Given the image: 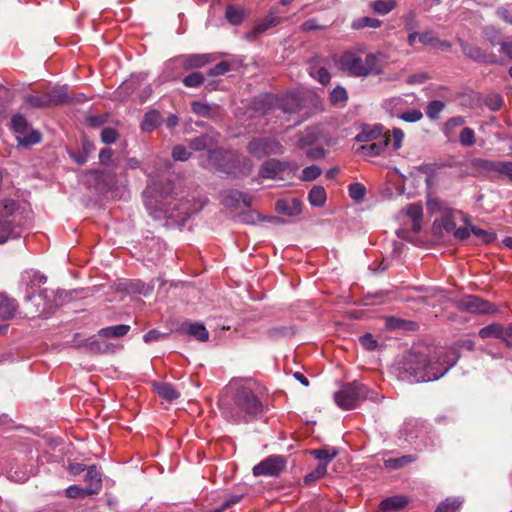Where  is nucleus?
Segmentation results:
<instances>
[{
  "mask_svg": "<svg viewBox=\"0 0 512 512\" xmlns=\"http://www.w3.org/2000/svg\"><path fill=\"white\" fill-rule=\"evenodd\" d=\"M48 106L71 104V96L67 85L55 86L46 92Z\"/></svg>",
  "mask_w": 512,
  "mask_h": 512,
  "instance_id": "obj_17",
  "label": "nucleus"
},
{
  "mask_svg": "<svg viewBox=\"0 0 512 512\" xmlns=\"http://www.w3.org/2000/svg\"><path fill=\"white\" fill-rule=\"evenodd\" d=\"M234 193H241V191L238 190H229L225 192L223 196V203L228 207H238L240 204V200L242 197H238L234 195Z\"/></svg>",
  "mask_w": 512,
  "mask_h": 512,
  "instance_id": "obj_58",
  "label": "nucleus"
},
{
  "mask_svg": "<svg viewBox=\"0 0 512 512\" xmlns=\"http://www.w3.org/2000/svg\"><path fill=\"white\" fill-rule=\"evenodd\" d=\"M25 102H26V104H28L29 106L34 107V108L48 107L46 93H44L42 96L27 95L25 97Z\"/></svg>",
  "mask_w": 512,
  "mask_h": 512,
  "instance_id": "obj_52",
  "label": "nucleus"
},
{
  "mask_svg": "<svg viewBox=\"0 0 512 512\" xmlns=\"http://www.w3.org/2000/svg\"><path fill=\"white\" fill-rule=\"evenodd\" d=\"M461 504L462 501L457 497L447 498L438 505L435 512H451L458 509Z\"/></svg>",
  "mask_w": 512,
  "mask_h": 512,
  "instance_id": "obj_44",
  "label": "nucleus"
},
{
  "mask_svg": "<svg viewBox=\"0 0 512 512\" xmlns=\"http://www.w3.org/2000/svg\"><path fill=\"white\" fill-rule=\"evenodd\" d=\"M458 306L460 309L478 314H490L495 311L494 306L475 295H468L459 300Z\"/></svg>",
  "mask_w": 512,
  "mask_h": 512,
  "instance_id": "obj_11",
  "label": "nucleus"
},
{
  "mask_svg": "<svg viewBox=\"0 0 512 512\" xmlns=\"http://www.w3.org/2000/svg\"><path fill=\"white\" fill-rule=\"evenodd\" d=\"M383 72V65L380 56L377 54H368L363 60V77L369 75H379Z\"/></svg>",
  "mask_w": 512,
  "mask_h": 512,
  "instance_id": "obj_18",
  "label": "nucleus"
},
{
  "mask_svg": "<svg viewBox=\"0 0 512 512\" xmlns=\"http://www.w3.org/2000/svg\"><path fill=\"white\" fill-rule=\"evenodd\" d=\"M18 304L15 299L0 294V320L12 319L17 311Z\"/></svg>",
  "mask_w": 512,
  "mask_h": 512,
  "instance_id": "obj_20",
  "label": "nucleus"
},
{
  "mask_svg": "<svg viewBox=\"0 0 512 512\" xmlns=\"http://www.w3.org/2000/svg\"><path fill=\"white\" fill-rule=\"evenodd\" d=\"M502 333H503V325H501L499 323H492L488 326L481 328L479 330L478 334L482 339H487V338L501 339Z\"/></svg>",
  "mask_w": 512,
  "mask_h": 512,
  "instance_id": "obj_34",
  "label": "nucleus"
},
{
  "mask_svg": "<svg viewBox=\"0 0 512 512\" xmlns=\"http://www.w3.org/2000/svg\"><path fill=\"white\" fill-rule=\"evenodd\" d=\"M230 69H231V65L229 62L221 61L218 64H216L214 67H212L208 71L207 74H208V76H211V77L220 76V75H224L227 72H229Z\"/></svg>",
  "mask_w": 512,
  "mask_h": 512,
  "instance_id": "obj_57",
  "label": "nucleus"
},
{
  "mask_svg": "<svg viewBox=\"0 0 512 512\" xmlns=\"http://www.w3.org/2000/svg\"><path fill=\"white\" fill-rule=\"evenodd\" d=\"M286 467V460L280 455H271L252 469L253 475L256 477H276L279 476Z\"/></svg>",
  "mask_w": 512,
  "mask_h": 512,
  "instance_id": "obj_10",
  "label": "nucleus"
},
{
  "mask_svg": "<svg viewBox=\"0 0 512 512\" xmlns=\"http://www.w3.org/2000/svg\"><path fill=\"white\" fill-rule=\"evenodd\" d=\"M462 52L468 58L487 64H497L499 63L498 58L495 54L486 53L480 47L471 45L461 39H458Z\"/></svg>",
  "mask_w": 512,
  "mask_h": 512,
  "instance_id": "obj_12",
  "label": "nucleus"
},
{
  "mask_svg": "<svg viewBox=\"0 0 512 512\" xmlns=\"http://www.w3.org/2000/svg\"><path fill=\"white\" fill-rule=\"evenodd\" d=\"M218 105H210L199 101H193L191 103L192 111L201 117L211 118L215 116V109H218Z\"/></svg>",
  "mask_w": 512,
  "mask_h": 512,
  "instance_id": "obj_31",
  "label": "nucleus"
},
{
  "mask_svg": "<svg viewBox=\"0 0 512 512\" xmlns=\"http://www.w3.org/2000/svg\"><path fill=\"white\" fill-rule=\"evenodd\" d=\"M359 341H360L361 345L369 351L375 350L378 346L377 340L374 339V337L370 333H366V334L362 335L360 337Z\"/></svg>",
  "mask_w": 512,
  "mask_h": 512,
  "instance_id": "obj_61",
  "label": "nucleus"
},
{
  "mask_svg": "<svg viewBox=\"0 0 512 512\" xmlns=\"http://www.w3.org/2000/svg\"><path fill=\"white\" fill-rule=\"evenodd\" d=\"M408 504L405 496L395 495L382 500L379 504L381 512H392L403 509Z\"/></svg>",
  "mask_w": 512,
  "mask_h": 512,
  "instance_id": "obj_19",
  "label": "nucleus"
},
{
  "mask_svg": "<svg viewBox=\"0 0 512 512\" xmlns=\"http://www.w3.org/2000/svg\"><path fill=\"white\" fill-rule=\"evenodd\" d=\"M11 129L17 134V140L21 145L29 146L41 141V134L36 130L29 131L28 121L21 114L12 116Z\"/></svg>",
  "mask_w": 512,
  "mask_h": 512,
  "instance_id": "obj_9",
  "label": "nucleus"
},
{
  "mask_svg": "<svg viewBox=\"0 0 512 512\" xmlns=\"http://www.w3.org/2000/svg\"><path fill=\"white\" fill-rule=\"evenodd\" d=\"M183 84L189 88H197L204 83V76L200 72H193L182 80Z\"/></svg>",
  "mask_w": 512,
  "mask_h": 512,
  "instance_id": "obj_49",
  "label": "nucleus"
},
{
  "mask_svg": "<svg viewBox=\"0 0 512 512\" xmlns=\"http://www.w3.org/2000/svg\"><path fill=\"white\" fill-rule=\"evenodd\" d=\"M407 215L412 220V229L414 232H419L421 229V221L423 217V209L420 204H410L407 207Z\"/></svg>",
  "mask_w": 512,
  "mask_h": 512,
  "instance_id": "obj_30",
  "label": "nucleus"
},
{
  "mask_svg": "<svg viewBox=\"0 0 512 512\" xmlns=\"http://www.w3.org/2000/svg\"><path fill=\"white\" fill-rule=\"evenodd\" d=\"M280 23V18L273 15V14H269L268 16H266L263 21H261L259 24H257L254 28H253V33L254 34H261L265 31H267L268 29L276 26L277 24Z\"/></svg>",
  "mask_w": 512,
  "mask_h": 512,
  "instance_id": "obj_39",
  "label": "nucleus"
},
{
  "mask_svg": "<svg viewBox=\"0 0 512 512\" xmlns=\"http://www.w3.org/2000/svg\"><path fill=\"white\" fill-rule=\"evenodd\" d=\"M216 143L217 139L215 136L204 134L199 137L191 139L188 143V146L190 150L202 151L214 146Z\"/></svg>",
  "mask_w": 512,
  "mask_h": 512,
  "instance_id": "obj_23",
  "label": "nucleus"
},
{
  "mask_svg": "<svg viewBox=\"0 0 512 512\" xmlns=\"http://www.w3.org/2000/svg\"><path fill=\"white\" fill-rule=\"evenodd\" d=\"M322 173V170L317 165H311L302 170L301 179L303 181H313L318 178Z\"/></svg>",
  "mask_w": 512,
  "mask_h": 512,
  "instance_id": "obj_53",
  "label": "nucleus"
},
{
  "mask_svg": "<svg viewBox=\"0 0 512 512\" xmlns=\"http://www.w3.org/2000/svg\"><path fill=\"white\" fill-rule=\"evenodd\" d=\"M207 165L218 172L230 176H246L251 171L250 161L224 149H213L208 152Z\"/></svg>",
  "mask_w": 512,
  "mask_h": 512,
  "instance_id": "obj_4",
  "label": "nucleus"
},
{
  "mask_svg": "<svg viewBox=\"0 0 512 512\" xmlns=\"http://www.w3.org/2000/svg\"><path fill=\"white\" fill-rule=\"evenodd\" d=\"M403 139H404V132L400 128H393V130H392L393 150L396 151L401 148Z\"/></svg>",
  "mask_w": 512,
  "mask_h": 512,
  "instance_id": "obj_64",
  "label": "nucleus"
},
{
  "mask_svg": "<svg viewBox=\"0 0 512 512\" xmlns=\"http://www.w3.org/2000/svg\"><path fill=\"white\" fill-rule=\"evenodd\" d=\"M327 473L326 464H319L313 471L304 477V483L311 485L315 481L323 478Z\"/></svg>",
  "mask_w": 512,
  "mask_h": 512,
  "instance_id": "obj_45",
  "label": "nucleus"
},
{
  "mask_svg": "<svg viewBox=\"0 0 512 512\" xmlns=\"http://www.w3.org/2000/svg\"><path fill=\"white\" fill-rule=\"evenodd\" d=\"M445 106L443 101L432 100L428 102L425 113L430 120L436 121L440 118V114L445 109Z\"/></svg>",
  "mask_w": 512,
  "mask_h": 512,
  "instance_id": "obj_35",
  "label": "nucleus"
},
{
  "mask_svg": "<svg viewBox=\"0 0 512 512\" xmlns=\"http://www.w3.org/2000/svg\"><path fill=\"white\" fill-rule=\"evenodd\" d=\"M389 138H381L377 142L365 144L360 147L361 152L366 156L380 155L388 146Z\"/></svg>",
  "mask_w": 512,
  "mask_h": 512,
  "instance_id": "obj_27",
  "label": "nucleus"
},
{
  "mask_svg": "<svg viewBox=\"0 0 512 512\" xmlns=\"http://www.w3.org/2000/svg\"><path fill=\"white\" fill-rule=\"evenodd\" d=\"M381 24H382V21L377 18L361 17V18L355 19L352 22L351 27L355 30L363 29L366 27L376 29V28H379L381 26Z\"/></svg>",
  "mask_w": 512,
  "mask_h": 512,
  "instance_id": "obj_38",
  "label": "nucleus"
},
{
  "mask_svg": "<svg viewBox=\"0 0 512 512\" xmlns=\"http://www.w3.org/2000/svg\"><path fill=\"white\" fill-rule=\"evenodd\" d=\"M414 461L411 455H405L399 458L388 459L385 461V466L391 469H399Z\"/></svg>",
  "mask_w": 512,
  "mask_h": 512,
  "instance_id": "obj_50",
  "label": "nucleus"
},
{
  "mask_svg": "<svg viewBox=\"0 0 512 512\" xmlns=\"http://www.w3.org/2000/svg\"><path fill=\"white\" fill-rule=\"evenodd\" d=\"M161 115L156 110L145 113L141 122V129L144 132H151L160 125Z\"/></svg>",
  "mask_w": 512,
  "mask_h": 512,
  "instance_id": "obj_29",
  "label": "nucleus"
},
{
  "mask_svg": "<svg viewBox=\"0 0 512 512\" xmlns=\"http://www.w3.org/2000/svg\"><path fill=\"white\" fill-rule=\"evenodd\" d=\"M130 331V326L126 324H119L101 328L98 335L105 338H120L125 336Z\"/></svg>",
  "mask_w": 512,
  "mask_h": 512,
  "instance_id": "obj_28",
  "label": "nucleus"
},
{
  "mask_svg": "<svg viewBox=\"0 0 512 512\" xmlns=\"http://www.w3.org/2000/svg\"><path fill=\"white\" fill-rule=\"evenodd\" d=\"M470 231L471 234H473L477 238H480L484 243H490L493 240V234L488 233L487 231L477 226L470 225Z\"/></svg>",
  "mask_w": 512,
  "mask_h": 512,
  "instance_id": "obj_60",
  "label": "nucleus"
},
{
  "mask_svg": "<svg viewBox=\"0 0 512 512\" xmlns=\"http://www.w3.org/2000/svg\"><path fill=\"white\" fill-rule=\"evenodd\" d=\"M226 19L233 25H239L245 17V13L242 9L235 8L232 5H229L226 8L225 13Z\"/></svg>",
  "mask_w": 512,
  "mask_h": 512,
  "instance_id": "obj_42",
  "label": "nucleus"
},
{
  "mask_svg": "<svg viewBox=\"0 0 512 512\" xmlns=\"http://www.w3.org/2000/svg\"><path fill=\"white\" fill-rule=\"evenodd\" d=\"M348 190H349V196L357 202H360L361 200H363L365 193H366L365 187L360 183L350 184Z\"/></svg>",
  "mask_w": 512,
  "mask_h": 512,
  "instance_id": "obj_54",
  "label": "nucleus"
},
{
  "mask_svg": "<svg viewBox=\"0 0 512 512\" xmlns=\"http://www.w3.org/2000/svg\"><path fill=\"white\" fill-rule=\"evenodd\" d=\"M247 152L256 159H262L270 155H281L284 153V146L274 137H256L247 144Z\"/></svg>",
  "mask_w": 512,
  "mask_h": 512,
  "instance_id": "obj_8",
  "label": "nucleus"
},
{
  "mask_svg": "<svg viewBox=\"0 0 512 512\" xmlns=\"http://www.w3.org/2000/svg\"><path fill=\"white\" fill-rule=\"evenodd\" d=\"M398 118L408 123H416L423 118V113L419 109L407 108L398 116Z\"/></svg>",
  "mask_w": 512,
  "mask_h": 512,
  "instance_id": "obj_48",
  "label": "nucleus"
},
{
  "mask_svg": "<svg viewBox=\"0 0 512 512\" xmlns=\"http://www.w3.org/2000/svg\"><path fill=\"white\" fill-rule=\"evenodd\" d=\"M339 67L350 75L363 77V59L353 52H346L340 57Z\"/></svg>",
  "mask_w": 512,
  "mask_h": 512,
  "instance_id": "obj_13",
  "label": "nucleus"
},
{
  "mask_svg": "<svg viewBox=\"0 0 512 512\" xmlns=\"http://www.w3.org/2000/svg\"><path fill=\"white\" fill-rule=\"evenodd\" d=\"M310 454L317 460L323 461L326 466L339 454V450L334 447L325 446L320 449H313Z\"/></svg>",
  "mask_w": 512,
  "mask_h": 512,
  "instance_id": "obj_26",
  "label": "nucleus"
},
{
  "mask_svg": "<svg viewBox=\"0 0 512 512\" xmlns=\"http://www.w3.org/2000/svg\"><path fill=\"white\" fill-rule=\"evenodd\" d=\"M485 36L487 40L491 43L492 46L500 45L502 41H500V34L494 28H486L484 30Z\"/></svg>",
  "mask_w": 512,
  "mask_h": 512,
  "instance_id": "obj_63",
  "label": "nucleus"
},
{
  "mask_svg": "<svg viewBox=\"0 0 512 512\" xmlns=\"http://www.w3.org/2000/svg\"><path fill=\"white\" fill-rule=\"evenodd\" d=\"M118 139V132L110 127H106L101 131V140L105 144H113Z\"/></svg>",
  "mask_w": 512,
  "mask_h": 512,
  "instance_id": "obj_59",
  "label": "nucleus"
},
{
  "mask_svg": "<svg viewBox=\"0 0 512 512\" xmlns=\"http://www.w3.org/2000/svg\"><path fill=\"white\" fill-rule=\"evenodd\" d=\"M474 167H476L479 170L482 171H497L498 161L488 160V159H482V158H476L473 161Z\"/></svg>",
  "mask_w": 512,
  "mask_h": 512,
  "instance_id": "obj_51",
  "label": "nucleus"
},
{
  "mask_svg": "<svg viewBox=\"0 0 512 512\" xmlns=\"http://www.w3.org/2000/svg\"><path fill=\"white\" fill-rule=\"evenodd\" d=\"M187 333L195 339L204 342L209 339V332L203 324L193 323L187 326Z\"/></svg>",
  "mask_w": 512,
  "mask_h": 512,
  "instance_id": "obj_36",
  "label": "nucleus"
},
{
  "mask_svg": "<svg viewBox=\"0 0 512 512\" xmlns=\"http://www.w3.org/2000/svg\"><path fill=\"white\" fill-rule=\"evenodd\" d=\"M20 205L16 200L0 201V244L21 237L23 233Z\"/></svg>",
  "mask_w": 512,
  "mask_h": 512,
  "instance_id": "obj_5",
  "label": "nucleus"
},
{
  "mask_svg": "<svg viewBox=\"0 0 512 512\" xmlns=\"http://www.w3.org/2000/svg\"><path fill=\"white\" fill-rule=\"evenodd\" d=\"M85 480L89 483V489H96V494L100 491L102 487V479L99 471L94 465L87 468Z\"/></svg>",
  "mask_w": 512,
  "mask_h": 512,
  "instance_id": "obj_32",
  "label": "nucleus"
},
{
  "mask_svg": "<svg viewBox=\"0 0 512 512\" xmlns=\"http://www.w3.org/2000/svg\"><path fill=\"white\" fill-rule=\"evenodd\" d=\"M275 208L279 213L292 216L301 212L302 205L298 199L293 198L291 200H278Z\"/></svg>",
  "mask_w": 512,
  "mask_h": 512,
  "instance_id": "obj_22",
  "label": "nucleus"
},
{
  "mask_svg": "<svg viewBox=\"0 0 512 512\" xmlns=\"http://www.w3.org/2000/svg\"><path fill=\"white\" fill-rule=\"evenodd\" d=\"M288 167L289 163L286 161L269 159L260 166L259 176L265 179H274Z\"/></svg>",
  "mask_w": 512,
  "mask_h": 512,
  "instance_id": "obj_16",
  "label": "nucleus"
},
{
  "mask_svg": "<svg viewBox=\"0 0 512 512\" xmlns=\"http://www.w3.org/2000/svg\"><path fill=\"white\" fill-rule=\"evenodd\" d=\"M312 206L322 207L326 202V191L322 186H314L308 194Z\"/></svg>",
  "mask_w": 512,
  "mask_h": 512,
  "instance_id": "obj_33",
  "label": "nucleus"
},
{
  "mask_svg": "<svg viewBox=\"0 0 512 512\" xmlns=\"http://www.w3.org/2000/svg\"><path fill=\"white\" fill-rule=\"evenodd\" d=\"M154 389L160 397L169 402L176 400L180 396V393L175 389V387L167 382L155 383Z\"/></svg>",
  "mask_w": 512,
  "mask_h": 512,
  "instance_id": "obj_25",
  "label": "nucleus"
},
{
  "mask_svg": "<svg viewBox=\"0 0 512 512\" xmlns=\"http://www.w3.org/2000/svg\"><path fill=\"white\" fill-rule=\"evenodd\" d=\"M407 98H412L415 100L414 94H409L404 96H397V97H391L389 99H386L383 102V108L386 112H388L391 116L397 117L404 112L410 105H413V103L409 102Z\"/></svg>",
  "mask_w": 512,
  "mask_h": 512,
  "instance_id": "obj_15",
  "label": "nucleus"
},
{
  "mask_svg": "<svg viewBox=\"0 0 512 512\" xmlns=\"http://www.w3.org/2000/svg\"><path fill=\"white\" fill-rule=\"evenodd\" d=\"M485 105L492 111H498L502 108L504 102L499 94L489 95L484 100Z\"/></svg>",
  "mask_w": 512,
  "mask_h": 512,
  "instance_id": "obj_55",
  "label": "nucleus"
},
{
  "mask_svg": "<svg viewBox=\"0 0 512 512\" xmlns=\"http://www.w3.org/2000/svg\"><path fill=\"white\" fill-rule=\"evenodd\" d=\"M459 142L464 147H471L476 143L475 132L469 127H464L459 134Z\"/></svg>",
  "mask_w": 512,
  "mask_h": 512,
  "instance_id": "obj_46",
  "label": "nucleus"
},
{
  "mask_svg": "<svg viewBox=\"0 0 512 512\" xmlns=\"http://www.w3.org/2000/svg\"><path fill=\"white\" fill-rule=\"evenodd\" d=\"M96 494V489L82 488L77 485H71L66 489L68 498H84L89 495Z\"/></svg>",
  "mask_w": 512,
  "mask_h": 512,
  "instance_id": "obj_41",
  "label": "nucleus"
},
{
  "mask_svg": "<svg viewBox=\"0 0 512 512\" xmlns=\"http://www.w3.org/2000/svg\"><path fill=\"white\" fill-rule=\"evenodd\" d=\"M251 379H233L219 399L221 415L233 424L250 423L265 412V405L254 393Z\"/></svg>",
  "mask_w": 512,
  "mask_h": 512,
  "instance_id": "obj_1",
  "label": "nucleus"
},
{
  "mask_svg": "<svg viewBox=\"0 0 512 512\" xmlns=\"http://www.w3.org/2000/svg\"><path fill=\"white\" fill-rule=\"evenodd\" d=\"M427 209L431 214H440L441 217L455 214L456 210L449 207V205L438 198L429 199L427 201Z\"/></svg>",
  "mask_w": 512,
  "mask_h": 512,
  "instance_id": "obj_24",
  "label": "nucleus"
},
{
  "mask_svg": "<svg viewBox=\"0 0 512 512\" xmlns=\"http://www.w3.org/2000/svg\"><path fill=\"white\" fill-rule=\"evenodd\" d=\"M433 225L434 228L444 230L447 233H453L456 229L454 214H449L441 217L440 219H436Z\"/></svg>",
  "mask_w": 512,
  "mask_h": 512,
  "instance_id": "obj_37",
  "label": "nucleus"
},
{
  "mask_svg": "<svg viewBox=\"0 0 512 512\" xmlns=\"http://www.w3.org/2000/svg\"><path fill=\"white\" fill-rule=\"evenodd\" d=\"M303 108L302 100L296 93H288L283 96L275 108L282 114L295 115L298 114Z\"/></svg>",
  "mask_w": 512,
  "mask_h": 512,
  "instance_id": "obj_14",
  "label": "nucleus"
},
{
  "mask_svg": "<svg viewBox=\"0 0 512 512\" xmlns=\"http://www.w3.org/2000/svg\"><path fill=\"white\" fill-rule=\"evenodd\" d=\"M464 124H465V119L462 116H455V117L449 118L446 121L444 128H443L444 134L447 137H450L453 134L455 128L460 127Z\"/></svg>",
  "mask_w": 512,
  "mask_h": 512,
  "instance_id": "obj_47",
  "label": "nucleus"
},
{
  "mask_svg": "<svg viewBox=\"0 0 512 512\" xmlns=\"http://www.w3.org/2000/svg\"><path fill=\"white\" fill-rule=\"evenodd\" d=\"M26 300L33 302L39 314L51 313L63 304V293L52 289H42L37 295L27 293Z\"/></svg>",
  "mask_w": 512,
  "mask_h": 512,
  "instance_id": "obj_7",
  "label": "nucleus"
},
{
  "mask_svg": "<svg viewBox=\"0 0 512 512\" xmlns=\"http://www.w3.org/2000/svg\"><path fill=\"white\" fill-rule=\"evenodd\" d=\"M213 60L210 54H190L183 61V68L185 70L201 68Z\"/></svg>",
  "mask_w": 512,
  "mask_h": 512,
  "instance_id": "obj_21",
  "label": "nucleus"
},
{
  "mask_svg": "<svg viewBox=\"0 0 512 512\" xmlns=\"http://www.w3.org/2000/svg\"><path fill=\"white\" fill-rule=\"evenodd\" d=\"M172 157L175 161H187L191 157V152L185 146L177 145L172 149Z\"/></svg>",
  "mask_w": 512,
  "mask_h": 512,
  "instance_id": "obj_56",
  "label": "nucleus"
},
{
  "mask_svg": "<svg viewBox=\"0 0 512 512\" xmlns=\"http://www.w3.org/2000/svg\"><path fill=\"white\" fill-rule=\"evenodd\" d=\"M396 6L394 0H376L372 3L373 10L381 15L391 12Z\"/></svg>",
  "mask_w": 512,
  "mask_h": 512,
  "instance_id": "obj_43",
  "label": "nucleus"
},
{
  "mask_svg": "<svg viewBox=\"0 0 512 512\" xmlns=\"http://www.w3.org/2000/svg\"><path fill=\"white\" fill-rule=\"evenodd\" d=\"M203 205V201L185 198L165 203L163 207L148 209L155 220L167 219L171 220L172 224L183 225L193 214L198 213Z\"/></svg>",
  "mask_w": 512,
  "mask_h": 512,
  "instance_id": "obj_3",
  "label": "nucleus"
},
{
  "mask_svg": "<svg viewBox=\"0 0 512 512\" xmlns=\"http://www.w3.org/2000/svg\"><path fill=\"white\" fill-rule=\"evenodd\" d=\"M458 359L459 355L455 350H439L432 357L420 352H410L403 361V374L410 382L435 381L444 376Z\"/></svg>",
  "mask_w": 512,
  "mask_h": 512,
  "instance_id": "obj_2",
  "label": "nucleus"
},
{
  "mask_svg": "<svg viewBox=\"0 0 512 512\" xmlns=\"http://www.w3.org/2000/svg\"><path fill=\"white\" fill-rule=\"evenodd\" d=\"M497 173L506 176L512 182V162L498 161Z\"/></svg>",
  "mask_w": 512,
  "mask_h": 512,
  "instance_id": "obj_62",
  "label": "nucleus"
},
{
  "mask_svg": "<svg viewBox=\"0 0 512 512\" xmlns=\"http://www.w3.org/2000/svg\"><path fill=\"white\" fill-rule=\"evenodd\" d=\"M369 393L370 391L365 385L354 381L342 386V388L334 394V399L341 409L351 410L354 409L361 400L372 398Z\"/></svg>",
  "mask_w": 512,
  "mask_h": 512,
  "instance_id": "obj_6",
  "label": "nucleus"
},
{
  "mask_svg": "<svg viewBox=\"0 0 512 512\" xmlns=\"http://www.w3.org/2000/svg\"><path fill=\"white\" fill-rule=\"evenodd\" d=\"M330 102L335 106H343L348 100V94L345 88L335 87L330 93Z\"/></svg>",
  "mask_w": 512,
  "mask_h": 512,
  "instance_id": "obj_40",
  "label": "nucleus"
}]
</instances>
